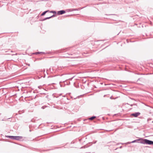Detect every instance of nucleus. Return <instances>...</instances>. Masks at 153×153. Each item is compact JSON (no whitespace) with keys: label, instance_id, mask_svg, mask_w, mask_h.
Listing matches in <instances>:
<instances>
[{"label":"nucleus","instance_id":"1","mask_svg":"<svg viewBox=\"0 0 153 153\" xmlns=\"http://www.w3.org/2000/svg\"><path fill=\"white\" fill-rule=\"evenodd\" d=\"M135 142L144 144L153 145V141L142 138H140L139 139L135 140L131 142H128L126 143V144H129L131 143Z\"/></svg>","mask_w":153,"mask_h":153},{"label":"nucleus","instance_id":"2","mask_svg":"<svg viewBox=\"0 0 153 153\" xmlns=\"http://www.w3.org/2000/svg\"><path fill=\"white\" fill-rule=\"evenodd\" d=\"M23 137L22 136H12V139L20 140Z\"/></svg>","mask_w":153,"mask_h":153},{"label":"nucleus","instance_id":"3","mask_svg":"<svg viewBox=\"0 0 153 153\" xmlns=\"http://www.w3.org/2000/svg\"><path fill=\"white\" fill-rule=\"evenodd\" d=\"M140 112H137L131 114V115L134 117H136L140 115Z\"/></svg>","mask_w":153,"mask_h":153},{"label":"nucleus","instance_id":"4","mask_svg":"<svg viewBox=\"0 0 153 153\" xmlns=\"http://www.w3.org/2000/svg\"><path fill=\"white\" fill-rule=\"evenodd\" d=\"M65 11L64 10H61L58 11L57 13V14L59 15H61L65 13Z\"/></svg>","mask_w":153,"mask_h":153},{"label":"nucleus","instance_id":"5","mask_svg":"<svg viewBox=\"0 0 153 153\" xmlns=\"http://www.w3.org/2000/svg\"><path fill=\"white\" fill-rule=\"evenodd\" d=\"M49 11V10H47L46 11H44L41 14V16H44Z\"/></svg>","mask_w":153,"mask_h":153},{"label":"nucleus","instance_id":"6","mask_svg":"<svg viewBox=\"0 0 153 153\" xmlns=\"http://www.w3.org/2000/svg\"><path fill=\"white\" fill-rule=\"evenodd\" d=\"M96 117V116H92L89 118V119L90 120H92Z\"/></svg>","mask_w":153,"mask_h":153},{"label":"nucleus","instance_id":"7","mask_svg":"<svg viewBox=\"0 0 153 153\" xmlns=\"http://www.w3.org/2000/svg\"><path fill=\"white\" fill-rule=\"evenodd\" d=\"M80 10V8H78V9H72L71 10V11H76V10Z\"/></svg>","mask_w":153,"mask_h":153},{"label":"nucleus","instance_id":"8","mask_svg":"<svg viewBox=\"0 0 153 153\" xmlns=\"http://www.w3.org/2000/svg\"><path fill=\"white\" fill-rule=\"evenodd\" d=\"M51 18V17H46V18H45L44 19H42L41 21H45L47 19H50Z\"/></svg>","mask_w":153,"mask_h":153},{"label":"nucleus","instance_id":"9","mask_svg":"<svg viewBox=\"0 0 153 153\" xmlns=\"http://www.w3.org/2000/svg\"><path fill=\"white\" fill-rule=\"evenodd\" d=\"M48 12H50V13H55V14H56V11H49Z\"/></svg>","mask_w":153,"mask_h":153},{"label":"nucleus","instance_id":"10","mask_svg":"<svg viewBox=\"0 0 153 153\" xmlns=\"http://www.w3.org/2000/svg\"><path fill=\"white\" fill-rule=\"evenodd\" d=\"M6 137L10 139H12V136H6Z\"/></svg>","mask_w":153,"mask_h":153},{"label":"nucleus","instance_id":"11","mask_svg":"<svg viewBox=\"0 0 153 153\" xmlns=\"http://www.w3.org/2000/svg\"><path fill=\"white\" fill-rule=\"evenodd\" d=\"M41 53V52H36L35 53H34L33 54H34L37 55L38 54H40V53Z\"/></svg>","mask_w":153,"mask_h":153},{"label":"nucleus","instance_id":"12","mask_svg":"<svg viewBox=\"0 0 153 153\" xmlns=\"http://www.w3.org/2000/svg\"><path fill=\"white\" fill-rule=\"evenodd\" d=\"M55 16H56V15L54 14V15H53L52 16H51L50 17H51V18H52L53 17H55Z\"/></svg>","mask_w":153,"mask_h":153},{"label":"nucleus","instance_id":"13","mask_svg":"<svg viewBox=\"0 0 153 153\" xmlns=\"http://www.w3.org/2000/svg\"><path fill=\"white\" fill-rule=\"evenodd\" d=\"M151 120V119L150 118H149L148 119L147 121H149L150 120Z\"/></svg>","mask_w":153,"mask_h":153},{"label":"nucleus","instance_id":"14","mask_svg":"<svg viewBox=\"0 0 153 153\" xmlns=\"http://www.w3.org/2000/svg\"><path fill=\"white\" fill-rule=\"evenodd\" d=\"M71 9H68V10L69 11H71Z\"/></svg>","mask_w":153,"mask_h":153},{"label":"nucleus","instance_id":"15","mask_svg":"<svg viewBox=\"0 0 153 153\" xmlns=\"http://www.w3.org/2000/svg\"><path fill=\"white\" fill-rule=\"evenodd\" d=\"M41 52V53H42L43 54H45V53L44 52Z\"/></svg>","mask_w":153,"mask_h":153},{"label":"nucleus","instance_id":"16","mask_svg":"<svg viewBox=\"0 0 153 153\" xmlns=\"http://www.w3.org/2000/svg\"><path fill=\"white\" fill-rule=\"evenodd\" d=\"M140 78H139L138 79V80H137V82H138L139 80H140Z\"/></svg>","mask_w":153,"mask_h":153},{"label":"nucleus","instance_id":"17","mask_svg":"<svg viewBox=\"0 0 153 153\" xmlns=\"http://www.w3.org/2000/svg\"><path fill=\"white\" fill-rule=\"evenodd\" d=\"M122 146H120V148L121 149V148H122Z\"/></svg>","mask_w":153,"mask_h":153},{"label":"nucleus","instance_id":"18","mask_svg":"<svg viewBox=\"0 0 153 153\" xmlns=\"http://www.w3.org/2000/svg\"><path fill=\"white\" fill-rule=\"evenodd\" d=\"M152 123H153V121H152Z\"/></svg>","mask_w":153,"mask_h":153},{"label":"nucleus","instance_id":"19","mask_svg":"<svg viewBox=\"0 0 153 153\" xmlns=\"http://www.w3.org/2000/svg\"><path fill=\"white\" fill-rule=\"evenodd\" d=\"M147 147H149V146H147Z\"/></svg>","mask_w":153,"mask_h":153},{"label":"nucleus","instance_id":"20","mask_svg":"<svg viewBox=\"0 0 153 153\" xmlns=\"http://www.w3.org/2000/svg\"><path fill=\"white\" fill-rule=\"evenodd\" d=\"M131 106H132V105H131Z\"/></svg>","mask_w":153,"mask_h":153}]
</instances>
